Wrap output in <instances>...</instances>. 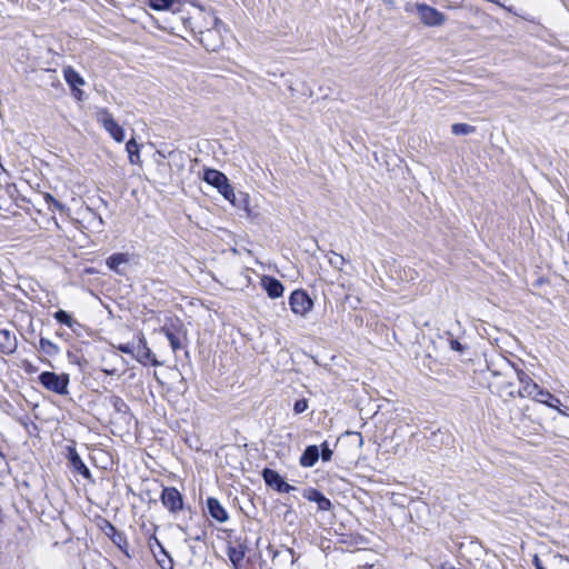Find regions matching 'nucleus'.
<instances>
[{
	"mask_svg": "<svg viewBox=\"0 0 569 569\" xmlns=\"http://www.w3.org/2000/svg\"><path fill=\"white\" fill-rule=\"evenodd\" d=\"M116 401H117V402H121V405H124V403L121 401V399H120V398H118V397H116Z\"/></svg>",
	"mask_w": 569,
	"mask_h": 569,
	"instance_id": "41",
	"label": "nucleus"
},
{
	"mask_svg": "<svg viewBox=\"0 0 569 569\" xmlns=\"http://www.w3.org/2000/svg\"><path fill=\"white\" fill-rule=\"evenodd\" d=\"M44 200H46V202H47V203L52 204V202H53L56 199H54V197H53V196H51L50 193H47V194L44 196Z\"/></svg>",
	"mask_w": 569,
	"mask_h": 569,
	"instance_id": "37",
	"label": "nucleus"
},
{
	"mask_svg": "<svg viewBox=\"0 0 569 569\" xmlns=\"http://www.w3.org/2000/svg\"><path fill=\"white\" fill-rule=\"evenodd\" d=\"M532 400L540 402L542 405H547L549 400L559 402V399L557 397H555L548 390H545L542 388H539L538 393L536 395V397H533Z\"/></svg>",
	"mask_w": 569,
	"mask_h": 569,
	"instance_id": "25",
	"label": "nucleus"
},
{
	"mask_svg": "<svg viewBox=\"0 0 569 569\" xmlns=\"http://www.w3.org/2000/svg\"><path fill=\"white\" fill-rule=\"evenodd\" d=\"M53 318L61 325L67 326L72 331H76V327H80L79 322L67 311L58 310L54 312Z\"/></svg>",
	"mask_w": 569,
	"mask_h": 569,
	"instance_id": "19",
	"label": "nucleus"
},
{
	"mask_svg": "<svg viewBox=\"0 0 569 569\" xmlns=\"http://www.w3.org/2000/svg\"><path fill=\"white\" fill-rule=\"evenodd\" d=\"M242 196H243V208L247 209L248 196L247 194H242Z\"/></svg>",
	"mask_w": 569,
	"mask_h": 569,
	"instance_id": "38",
	"label": "nucleus"
},
{
	"mask_svg": "<svg viewBox=\"0 0 569 569\" xmlns=\"http://www.w3.org/2000/svg\"><path fill=\"white\" fill-rule=\"evenodd\" d=\"M39 381L46 389L52 392H56L58 395L68 393V375H57L54 372L44 371L39 376Z\"/></svg>",
	"mask_w": 569,
	"mask_h": 569,
	"instance_id": "5",
	"label": "nucleus"
},
{
	"mask_svg": "<svg viewBox=\"0 0 569 569\" xmlns=\"http://www.w3.org/2000/svg\"><path fill=\"white\" fill-rule=\"evenodd\" d=\"M322 447V450H321V458L323 461H330L331 458H332V450L328 447V443L327 442H323L321 445Z\"/></svg>",
	"mask_w": 569,
	"mask_h": 569,
	"instance_id": "32",
	"label": "nucleus"
},
{
	"mask_svg": "<svg viewBox=\"0 0 569 569\" xmlns=\"http://www.w3.org/2000/svg\"><path fill=\"white\" fill-rule=\"evenodd\" d=\"M516 377L520 383L516 397L533 399L540 387L522 370L516 371Z\"/></svg>",
	"mask_w": 569,
	"mask_h": 569,
	"instance_id": "8",
	"label": "nucleus"
},
{
	"mask_svg": "<svg viewBox=\"0 0 569 569\" xmlns=\"http://www.w3.org/2000/svg\"><path fill=\"white\" fill-rule=\"evenodd\" d=\"M218 32V30H207L201 32V42L207 47L208 50L216 51L219 43H210L211 38Z\"/></svg>",
	"mask_w": 569,
	"mask_h": 569,
	"instance_id": "26",
	"label": "nucleus"
},
{
	"mask_svg": "<svg viewBox=\"0 0 569 569\" xmlns=\"http://www.w3.org/2000/svg\"><path fill=\"white\" fill-rule=\"evenodd\" d=\"M263 479L266 483L272 488H274L279 492H290L295 490V487L287 483L281 476L271 469H264L262 472Z\"/></svg>",
	"mask_w": 569,
	"mask_h": 569,
	"instance_id": "10",
	"label": "nucleus"
},
{
	"mask_svg": "<svg viewBox=\"0 0 569 569\" xmlns=\"http://www.w3.org/2000/svg\"><path fill=\"white\" fill-rule=\"evenodd\" d=\"M319 449L317 446H308L300 457V465L306 468H311L319 459Z\"/></svg>",
	"mask_w": 569,
	"mask_h": 569,
	"instance_id": "17",
	"label": "nucleus"
},
{
	"mask_svg": "<svg viewBox=\"0 0 569 569\" xmlns=\"http://www.w3.org/2000/svg\"><path fill=\"white\" fill-rule=\"evenodd\" d=\"M308 409V401L306 399H299L295 402L293 411L299 415Z\"/></svg>",
	"mask_w": 569,
	"mask_h": 569,
	"instance_id": "30",
	"label": "nucleus"
},
{
	"mask_svg": "<svg viewBox=\"0 0 569 569\" xmlns=\"http://www.w3.org/2000/svg\"><path fill=\"white\" fill-rule=\"evenodd\" d=\"M103 372H106V373H108V375H113V373H114V370L103 369Z\"/></svg>",
	"mask_w": 569,
	"mask_h": 569,
	"instance_id": "39",
	"label": "nucleus"
},
{
	"mask_svg": "<svg viewBox=\"0 0 569 569\" xmlns=\"http://www.w3.org/2000/svg\"><path fill=\"white\" fill-rule=\"evenodd\" d=\"M516 371L508 361H505L502 371H492V379L489 382L491 392L505 400L516 398L517 387L512 381V375H516Z\"/></svg>",
	"mask_w": 569,
	"mask_h": 569,
	"instance_id": "1",
	"label": "nucleus"
},
{
	"mask_svg": "<svg viewBox=\"0 0 569 569\" xmlns=\"http://www.w3.org/2000/svg\"><path fill=\"white\" fill-rule=\"evenodd\" d=\"M162 505L172 513L183 508V499L181 493L174 487H166L161 493Z\"/></svg>",
	"mask_w": 569,
	"mask_h": 569,
	"instance_id": "9",
	"label": "nucleus"
},
{
	"mask_svg": "<svg viewBox=\"0 0 569 569\" xmlns=\"http://www.w3.org/2000/svg\"><path fill=\"white\" fill-rule=\"evenodd\" d=\"M98 220H99V224H100V226H103V220H102V218H101V217H99V218H98Z\"/></svg>",
	"mask_w": 569,
	"mask_h": 569,
	"instance_id": "40",
	"label": "nucleus"
},
{
	"mask_svg": "<svg viewBox=\"0 0 569 569\" xmlns=\"http://www.w3.org/2000/svg\"><path fill=\"white\" fill-rule=\"evenodd\" d=\"M52 206L60 212H63L66 210V204L61 203L57 199L52 202Z\"/></svg>",
	"mask_w": 569,
	"mask_h": 569,
	"instance_id": "36",
	"label": "nucleus"
},
{
	"mask_svg": "<svg viewBox=\"0 0 569 569\" xmlns=\"http://www.w3.org/2000/svg\"><path fill=\"white\" fill-rule=\"evenodd\" d=\"M546 406L557 410L561 416L569 417V412L567 410L561 409V402L560 401L556 402V401L549 400Z\"/></svg>",
	"mask_w": 569,
	"mask_h": 569,
	"instance_id": "31",
	"label": "nucleus"
},
{
	"mask_svg": "<svg viewBox=\"0 0 569 569\" xmlns=\"http://www.w3.org/2000/svg\"><path fill=\"white\" fill-rule=\"evenodd\" d=\"M162 331L164 332L167 339L169 340L170 347L173 352H176L182 348L180 337L178 336L177 331L174 330V326H172V327L164 326L162 328Z\"/></svg>",
	"mask_w": 569,
	"mask_h": 569,
	"instance_id": "21",
	"label": "nucleus"
},
{
	"mask_svg": "<svg viewBox=\"0 0 569 569\" xmlns=\"http://www.w3.org/2000/svg\"><path fill=\"white\" fill-rule=\"evenodd\" d=\"M39 349L49 357H56L60 353V348L58 345L47 338H40Z\"/></svg>",
	"mask_w": 569,
	"mask_h": 569,
	"instance_id": "22",
	"label": "nucleus"
},
{
	"mask_svg": "<svg viewBox=\"0 0 569 569\" xmlns=\"http://www.w3.org/2000/svg\"><path fill=\"white\" fill-rule=\"evenodd\" d=\"M110 530L112 531L111 539L114 545H117L121 550H124L127 547V539L126 537L116 530V528L111 525H109Z\"/></svg>",
	"mask_w": 569,
	"mask_h": 569,
	"instance_id": "28",
	"label": "nucleus"
},
{
	"mask_svg": "<svg viewBox=\"0 0 569 569\" xmlns=\"http://www.w3.org/2000/svg\"><path fill=\"white\" fill-rule=\"evenodd\" d=\"M63 78L71 89L76 91V97H80L82 91L79 87L84 84V79L70 66L63 68Z\"/></svg>",
	"mask_w": 569,
	"mask_h": 569,
	"instance_id": "13",
	"label": "nucleus"
},
{
	"mask_svg": "<svg viewBox=\"0 0 569 569\" xmlns=\"http://www.w3.org/2000/svg\"><path fill=\"white\" fill-rule=\"evenodd\" d=\"M203 180L210 186L217 188L223 198L230 203L236 207L238 206L233 188L229 183L228 178L222 172L214 169H208L204 171Z\"/></svg>",
	"mask_w": 569,
	"mask_h": 569,
	"instance_id": "2",
	"label": "nucleus"
},
{
	"mask_svg": "<svg viewBox=\"0 0 569 569\" xmlns=\"http://www.w3.org/2000/svg\"><path fill=\"white\" fill-rule=\"evenodd\" d=\"M128 261L129 257L127 253H114L107 259V266L117 273H122L120 266L126 264Z\"/></svg>",
	"mask_w": 569,
	"mask_h": 569,
	"instance_id": "20",
	"label": "nucleus"
},
{
	"mask_svg": "<svg viewBox=\"0 0 569 569\" xmlns=\"http://www.w3.org/2000/svg\"><path fill=\"white\" fill-rule=\"evenodd\" d=\"M450 348L451 350H455V351H458V352H462L463 351V346L456 339H451L450 340Z\"/></svg>",
	"mask_w": 569,
	"mask_h": 569,
	"instance_id": "34",
	"label": "nucleus"
},
{
	"mask_svg": "<svg viewBox=\"0 0 569 569\" xmlns=\"http://www.w3.org/2000/svg\"><path fill=\"white\" fill-rule=\"evenodd\" d=\"M261 286L271 299L280 298L283 295V286L276 278L264 276L261 279Z\"/></svg>",
	"mask_w": 569,
	"mask_h": 569,
	"instance_id": "14",
	"label": "nucleus"
},
{
	"mask_svg": "<svg viewBox=\"0 0 569 569\" xmlns=\"http://www.w3.org/2000/svg\"><path fill=\"white\" fill-rule=\"evenodd\" d=\"M117 349L123 353L132 355L134 351V345L121 343L117 347Z\"/></svg>",
	"mask_w": 569,
	"mask_h": 569,
	"instance_id": "33",
	"label": "nucleus"
},
{
	"mask_svg": "<svg viewBox=\"0 0 569 569\" xmlns=\"http://www.w3.org/2000/svg\"><path fill=\"white\" fill-rule=\"evenodd\" d=\"M289 306L295 315L306 317L311 311L313 301L306 291L298 289L290 295Z\"/></svg>",
	"mask_w": 569,
	"mask_h": 569,
	"instance_id": "6",
	"label": "nucleus"
},
{
	"mask_svg": "<svg viewBox=\"0 0 569 569\" xmlns=\"http://www.w3.org/2000/svg\"><path fill=\"white\" fill-rule=\"evenodd\" d=\"M329 254L330 257L328 258V261L330 266L341 271L343 269L345 263L347 262L346 258L335 251H330Z\"/></svg>",
	"mask_w": 569,
	"mask_h": 569,
	"instance_id": "24",
	"label": "nucleus"
},
{
	"mask_svg": "<svg viewBox=\"0 0 569 569\" xmlns=\"http://www.w3.org/2000/svg\"><path fill=\"white\" fill-rule=\"evenodd\" d=\"M303 497L309 501L316 502L321 511H328L332 507L331 501L315 488L305 489Z\"/></svg>",
	"mask_w": 569,
	"mask_h": 569,
	"instance_id": "11",
	"label": "nucleus"
},
{
	"mask_svg": "<svg viewBox=\"0 0 569 569\" xmlns=\"http://www.w3.org/2000/svg\"><path fill=\"white\" fill-rule=\"evenodd\" d=\"M173 0H150V7L154 10H167L173 4Z\"/></svg>",
	"mask_w": 569,
	"mask_h": 569,
	"instance_id": "29",
	"label": "nucleus"
},
{
	"mask_svg": "<svg viewBox=\"0 0 569 569\" xmlns=\"http://www.w3.org/2000/svg\"><path fill=\"white\" fill-rule=\"evenodd\" d=\"M138 345L134 346V351L132 356L134 359L140 362L141 365L150 363L154 367L161 366V362L158 361L156 358V355L151 351V349L147 345V340L143 336V333H139L137 336Z\"/></svg>",
	"mask_w": 569,
	"mask_h": 569,
	"instance_id": "7",
	"label": "nucleus"
},
{
	"mask_svg": "<svg viewBox=\"0 0 569 569\" xmlns=\"http://www.w3.org/2000/svg\"><path fill=\"white\" fill-rule=\"evenodd\" d=\"M451 131L457 136H466L472 133L475 131V127L467 123H455L451 127Z\"/></svg>",
	"mask_w": 569,
	"mask_h": 569,
	"instance_id": "27",
	"label": "nucleus"
},
{
	"mask_svg": "<svg viewBox=\"0 0 569 569\" xmlns=\"http://www.w3.org/2000/svg\"><path fill=\"white\" fill-rule=\"evenodd\" d=\"M207 507L210 516L219 522H224L228 520V513L224 508L221 506L218 499L208 498Z\"/></svg>",
	"mask_w": 569,
	"mask_h": 569,
	"instance_id": "16",
	"label": "nucleus"
},
{
	"mask_svg": "<svg viewBox=\"0 0 569 569\" xmlns=\"http://www.w3.org/2000/svg\"><path fill=\"white\" fill-rule=\"evenodd\" d=\"M247 547L242 543L230 545L227 549V555L231 561L233 569H240V563L246 557Z\"/></svg>",
	"mask_w": 569,
	"mask_h": 569,
	"instance_id": "15",
	"label": "nucleus"
},
{
	"mask_svg": "<svg viewBox=\"0 0 569 569\" xmlns=\"http://www.w3.org/2000/svg\"><path fill=\"white\" fill-rule=\"evenodd\" d=\"M532 563L536 569H545L538 555H533Z\"/></svg>",
	"mask_w": 569,
	"mask_h": 569,
	"instance_id": "35",
	"label": "nucleus"
},
{
	"mask_svg": "<svg viewBox=\"0 0 569 569\" xmlns=\"http://www.w3.org/2000/svg\"><path fill=\"white\" fill-rule=\"evenodd\" d=\"M126 150L129 154V162L138 164L140 162L139 144L134 139H130L126 144Z\"/></svg>",
	"mask_w": 569,
	"mask_h": 569,
	"instance_id": "23",
	"label": "nucleus"
},
{
	"mask_svg": "<svg viewBox=\"0 0 569 569\" xmlns=\"http://www.w3.org/2000/svg\"><path fill=\"white\" fill-rule=\"evenodd\" d=\"M96 117L97 121L103 127V129L114 141L120 143L124 140L123 128L113 119V116L107 108L98 109Z\"/></svg>",
	"mask_w": 569,
	"mask_h": 569,
	"instance_id": "4",
	"label": "nucleus"
},
{
	"mask_svg": "<svg viewBox=\"0 0 569 569\" xmlns=\"http://www.w3.org/2000/svg\"><path fill=\"white\" fill-rule=\"evenodd\" d=\"M68 460L70 462V466L73 470L82 475L86 479L91 478L90 470L84 465L80 456L78 455L74 447H68Z\"/></svg>",
	"mask_w": 569,
	"mask_h": 569,
	"instance_id": "12",
	"label": "nucleus"
},
{
	"mask_svg": "<svg viewBox=\"0 0 569 569\" xmlns=\"http://www.w3.org/2000/svg\"><path fill=\"white\" fill-rule=\"evenodd\" d=\"M16 349V338L8 331L0 329V350L10 353Z\"/></svg>",
	"mask_w": 569,
	"mask_h": 569,
	"instance_id": "18",
	"label": "nucleus"
},
{
	"mask_svg": "<svg viewBox=\"0 0 569 569\" xmlns=\"http://www.w3.org/2000/svg\"><path fill=\"white\" fill-rule=\"evenodd\" d=\"M413 9L417 11L421 23L427 27H440L446 22V16L442 12L426 3L406 6L407 12H411Z\"/></svg>",
	"mask_w": 569,
	"mask_h": 569,
	"instance_id": "3",
	"label": "nucleus"
}]
</instances>
